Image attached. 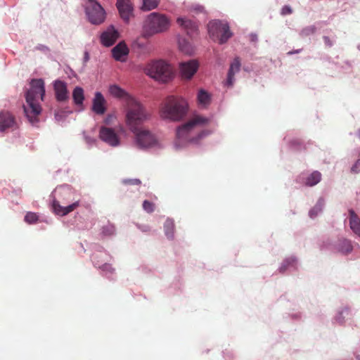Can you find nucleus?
<instances>
[{
    "label": "nucleus",
    "mask_w": 360,
    "mask_h": 360,
    "mask_svg": "<svg viewBox=\"0 0 360 360\" xmlns=\"http://www.w3.org/2000/svg\"><path fill=\"white\" fill-rule=\"evenodd\" d=\"M45 96L44 82L41 79H33L30 82V88L25 94L26 104L23 105L24 112L31 123L39 121L41 112L39 101H43Z\"/></svg>",
    "instance_id": "nucleus-1"
},
{
    "label": "nucleus",
    "mask_w": 360,
    "mask_h": 360,
    "mask_svg": "<svg viewBox=\"0 0 360 360\" xmlns=\"http://www.w3.org/2000/svg\"><path fill=\"white\" fill-rule=\"evenodd\" d=\"M188 104L181 97L169 96L166 98L160 109V117L172 121H179L187 112Z\"/></svg>",
    "instance_id": "nucleus-2"
},
{
    "label": "nucleus",
    "mask_w": 360,
    "mask_h": 360,
    "mask_svg": "<svg viewBox=\"0 0 360 360\" xmlns=\"http://www.w3.org/2000/svg\"><path fill=\"white\" fill-rule=\"evenodd\" d=\"M127 108V124L133 132H136L138 126L142 124L145 121L149 119L150 114L145 108L136 99H129L126 104Z\"/></svg>",
    "instance_id": "nucleus-3"
},
{
    "label": "nucleus",
    "mask_w": 360,
    "mask_h": 360,
    "mask_svg": "<svg viewBox=\"0 0 360 360\" xmlns=\"http://www.w3.org/2000/svg\"><path fill=\"white\" fill-rule=\"evenodd\" d=\"M170 26V20L164 14L153 12L149 14L144 22V32L151 36L167 31Z\"/></svg>",
    "instance_id": "nucleus-4"
},
{
    "label": "nucleus",
    "mask_w": 360,
    "mask_h": 360,
    "mask_svg": "<svg viewBox=\"0 0 360 360\" xmlns=\"http://www.w3.org/2000/svg\"><path fill=\"white\" fill-rule=\"evenodd\" d=\"M146 75L155 80L167 82L173 76V70L169 64L165 60H153L148 63L145 68Z\"/></svg>",
    "instance_id": "nucleus-5"
},
{
    "label": "nucleus",
    "mask_w": 360,
    "mask_h": 360,
    "mask_svg": "<svg viewBox=\"0 0 360 360\" xmlns=\"http://www.w3.org/2000/svg\"><path fill=\"white\" fill-rule=\"evenodd\" d=\"M210 120L201 115H195L188 122L179 127L176 130V139L179 142L186 143L191 141L190 133L197 126H204L209 123Z\"/></svg>",
    "instance_id": "nucleus-6"
},
{
    "label": "nucleus",
    "mask_w": 360,
    "mask_h": 360,
    "mask_svg": "<svg viewBox=\"0 0 360 360\" xmlns=\"http://www.w3.org/2000/svg\"><path fill=\"white\" fill-rule=\"evenodd\" d=\"M207 28L210 37L213 40H218L221 44L226 43L232 36L229 25L219 20L210 22Z\"/></svg>",
    "instance_id": "nucleus-7"
},
{
    "label": "nucleus",
    "mask_w": 360,
    "mask_h": 360,
    "mask_svg": "<svg viewBox=\"0 0 360 360\" xmlns=\"http://www.w3.org/2000/svg\"><path fill=\"white\" fill-rule=\"evenodd\" d=\"M89 20L95 25L102 23L105 18L103 8L96 0H88L85 8Z\"/></svg>",
    "instance_id": "nucleus-8"
},
{
    "label": "nucleus",
    "mask_w": 360,
    "mask_h": 360,
    "mask_svg": "<svg viewBox=\"0 0 360 360\" xmlns=\"http://www.w3.org/2000/svg\"><path fill=\"white\" fill-rule=\"evenodd\" d=\"M133 133L136 136V143L140 148H150L157 143V139L148 130L139 129Z\"/></svg>",
    "instance_id": "nucleus-9"
},
{
    "label": "nucleus",
    "mask_w": 360,
    "mask_h": 360,
    "mask_svg": "<svg viewBox=\"0 0 360 360\" xmlns=\"http://www.w3.org/2000/svg\"><path fill=\"white\" fill-rule=\"evenodd\" d=\"M18 128L15 116L8 111L0 112V131H14Z\"/></svg>",
    "instance_id": "nucleus-10"
},
{
    "label": "nucleus",
    "mask_w": 360,
    "mask_h": 360,
    "mask_svg": "<svg viewBox=\"0 0 360 360\" xmlns=\"http://www.w3.org/2000/svg\"><path fill=\"white\" fill-rule=\"evenodd\" d=\"M199 64L195 60H190L182 62L179 65V70L181 77L184 79H191L198 69Z\"/></svg>",
    "instance_id": "nucleus-11"
},
{
    "label": "nucleus",
    "mask_w": 360,
    "mask_h": 360,
    "mask_svg": "<svg viewBox=\"0 0 360 360\" xmlns=\"http://www.w3.org/2000/svg\"><path fill=\"white\" fill-rule=\"evenodd\" d=\"M99 136L101 140L112 146H117L119 144V138L111 128L102 127L99 131Z\"/></svg>",
    "instance_id": "nucleus-12"
},
{
    "label": "nucleus",
    "mask_w": 360,
    "mask_h": 360,
    "mask_svg": "<svg viewBox=\"0 0 360 360\" xmlns=\"http://www.w3.org/2000/svg\"><path fill=\"white\" fill-rule=\"evenodd\" d=\"M121 18L128 21L133 13V6L130 0H117L116 3Z\"/></svg>",
    "instance_id": "nucleus-13"
},
{
    "label": "nucleus",
    "mask_w": 360,
    "mask_h": 360,
    "mask_svg": "<svg viewBox=\"0 0 360 360\" xmlns=\"http://www.w3.org/2000/svg\"><path fill=\"white\" fill-rule=\"evenodd\" d=\"M177 24L187 33L188 35L193 37L197 34V24L186 18H178Z\"/></svg>",
    "instance_id": "nucleus-14"
},
{
    "label": "nucleus",
    "mask_w": 360,
    "mask_h": 360,
    "mask_svg": "<svg viewBox=\"0 0 360 360\" xmlns=\"http://www.w3.org/2000/svg\"><path fill=\"white\" fill-rule=\"evenodd\" d=\"M53 87L57 101L62 102L68 99L69 96L65 82L56 80L54 82Z\"/></svg>",
    "instance_id": "nucleus-15"
},
{
    "label": "nucleus",
    "mask_w": 360,
    "mask_h": 360,
    "mask_svg": "<svg viewBox=\"0 0 360 360\" xmlns=\"http://www.w3.org/2000/svg\"><path fill=\"white\" fill-rule=\"evenodd\" d=\"M106 101L101 92H96L92 103V110L97 115H103L106 111Z\"/></svg>",
    "instance_id": "nucleus-16"
},
{
    "label": "nucleus",
    "mask_w": 360,
    "mask_h": 360,
    "mask_svg": "<svg viewBox=\"0 0 360 360\" xmlns=\"http://www.w3.org/2000/svg\"><path fill=\"white\" fill-rule=\"evenodd\" d=\"M119 34L113 27L108 28L101 36V43L105 46H112L117 39Z\"/></svg>",
    "instance_id": "nucleus-17"
},
{
    "label": "nucleus",
    "mask_w": 360,
    "mask_h": 360,
    "mask_svg": "<svg viewBox=\"0 0 360 360\" xmlns=\"http://www.w3.org/2000/svg\"><path fill=\"white\" fill-rule=\"evenodd\" d=\"M109 93L112 96L123 100L125 105L128 103L129 99L134 98L125 90L116 84H112L109 86Z\"/></svg>",
    "instance_id": "nucleus-18"
},
{
    "label": "nucleus",
    "mask_w": 360,
    "mask_h": 360,
    "mask_svg": "<svg viewBox=\"0 0 360 360\" xmlns=\"http://www.w3.org/2000/svg\"><path fill=\"white\" fill-rule=\"evenodd\" d=\"M240 60L238 57L234 58L230 65V68L227 74L226 85L229 86H233L235 81V74L238 72L240 70Z\"/></svg>",
    "instance_id": "nucleus-19"
},
{
    "label": "nucleus",
    "mask_w": 360,
    "mask_h": 360,
    "mask_svg": "<svg viewBox=\"0 0 360 360\" xmlns=\"http://www.w3.org/2000/svg\"><path fill=\"white\" fill-rule=\"evenodd\" d=\"M78 206H79V202H75L68 206L63 207V206H61L59 204V202L56 200H54L53 201V204H52V207H53V210L54 212L56 214L60 215V216H65V215L69 214L70 212L75 210L77 207H78Z\"/></svg>",
    "instance_id": "nucleus-20"
},
{
    "label": "nucleus",
    "mask_w": 360,
    "mask_h": 360,
    "mask_svg": "<svg viewBox=\"0 0 360 360\" xmlns=\"http://www.w3.org/2000/svg\"><path fill=\"white\" fill-rule=\"evenodd\" d=\"M129 50L124 43H119L117 46H115L112 50V53L113 58L116 60L119 61H124L125 56L128 54Z\"/></svg>",
    "instance_id": "nucleus-21"
},
{
    "label": "nucleus",
    "mask_w": 360,
    "mask_h": 360,
    "mask_svg": "<svg viewBox=\"0 0 360 360\" xmlns=\"http://www.w3.org/2000/svg\"><path fill=\"white\" fill-rule=\"evenodd\" d=\"M349 227L360 238V219L352 209L349 210Z\"/></svg>",
    "instance_id": "nucleus-22"
},
{
    "label": "nucleus",
    "mask_w": 360,
    "mask_h": 360,
    "mask_svg": "<svg viewBox=\"0 0 360 360\" xmlns=\"http://www.w3.org/2000/svg\"><path fill=\"white\" fill-rule=\"evenodd\" d=\"M198 105L201 108H206L211 102V95L204 89H200L197 95Z\"/></svg>",
    "instance_id": "nucleus-23"
},
{
    "label": "nucleus",
    "mask_w": 360,
    "mask_h": 360,
    "mask_svg": "<svg viewBox=\"0 0 360 360\" xmlns=\"http://www.w3.org/2000/svg\"><path fill=\"white\" fill-rule=\"evenodd\" d=\"M72 98L77 105H82L84 100V90L82 87L76 86L72 92Z\"/></svg>",
    "instance_id": "nucleus-24"
},
{
    "label": "nucleus",
    "mask_w": 360,
    "mask_h": 360,
    "mask_svg": "<svg viewBox=\"0 0 360 360\" xmlns=\"http://www.w3.org/2000/svg\"><path fill=\"white\" fill-rule=\"evenodd\" d=\"M353 249L351 241L347 239H342L340 240L338 244V250L343 254H348L352 252Z\"/></svg>",
    "instance_id": "nucleus-25"
},
{
    "label": "nucleus",
    "mask_w": 360,
    "mask_h": 360,
    "mask_svg": "<svg viewBox=\"0 0 360 360\" xmlns=\"http://www.w3.org/2000/svg\"><path fill=\"white\" fill-rule=\"evenodd\" d=\"M321 173L319 172L315 171L307 177L306 184L309 186H313L317 184L321 181Z\"/></svg>",
    "instance_id": "nucleus-26"
},
{
    "label": "nucleus",
    "mask_w": 360,
    "mask_h": 360,
    "mask_svg": "<svg viewBox=\"0 0 360 360\" xmlns=\"http://www.w3.org/2000/svg\"><path fill=\"white\" fill-rule=\"evenodd\" d=\"M143 4L141 10L144 11H148L157 8L159 5L160 0H142Z\"/></svg>",
    "instance_id": "nucleus-27"
},
{
    "label": "nucleus",
    "mask_w": 360,
    "mask_h": 360,
    "mask_svg": "<svg viewBox=\"0 0 360 360\" xmlns=\"http://www.w3.org/2000/svg\"><path fill=\"white\" fill-rule=\"evenodd\" d=\"M164 229L165 234L168 238H172L174 229V221L171 219H167L164 224Z\"/></svg>",
    "instance_id": "nucleus-28"
},
{
    "label": "nucleus",
    "mask_w": 360,
    "mask_h": 360,
    "mask_svg": "<svg viewBox=\"0 0 360 360\" xmlns=\"http://www.w3.org/2000/svg\"><path fill=\"white\" fill-rule=\"evenodd\" d=\"M324 206V200L320 198L315 206L310 210L309 215L311 218L315 217L319 212L322 211V209Z\"/></svg>",
    "instance_id": "nucleus-29"
},
{
    "label": "nucleus",
    "mask_w": 360,
    "mask_h": 360,
    "mask_svg": "<svg viewBox=\"0 0 360 360\" xmlns=\"http://www.w3.org/2000/svg\"><path fill=\"white\" fill-rule=\"evenodd\" d=\"M324 206V200L320 198L315 206L310 210L309 215L311 218L315 217L319 212L322 211V209Z\"/></svg>",
    "instance_id": "nucleus-30"
},
{
    "label": "nucleus",
    "mask_w": 360,
    "mask_h": 360,
    "mask_svg": "<svg viewBox=\"0 0 360 360\" xmlns=\"http://www.w3.org/2000/svg\"><path fill=\"white\" fill-rule=\"evenodd\" d=\"M324 206V200L320 198L315 206L310 210L309 215L311 218L315 217L319 212L322 211V209Z\"/></svg>",
    "instance_id": "nucleus-31"
},
{
    "label": "nucleus",
    "mask_w": 360,
    "mask_h": 360,
    "mask_svg": "<svg viewBox=\"0 0 360 360\" xmlns=\"http://www.w3.org/2000/svg\"><path fill=\"white\" fill-rule=\"evenodd\" d=\"M179 48L182 52L186 54L191 55L192 54L193 50L190 44L186 40L179 41Z\"/></svg>",
    "instance_id": "nucleus-32"
},
{
    "label": "nucleus",
    "mask_w": 360,
    "mask_h": 360,
    "mask_svg": "<svg viewBox=\"0 0 360 360\" xmlns=\"http://www.w3.org/2000/svg\"><path fill=\"white\" fill-rule=\"evenodd\" d=\"M316 27L315 25H309L304 28H303L300 32V35L302 37H308L311 34H313L316 32Z\"/></svg>",
    "instance_id": "nucleus-33"
},
{
    "label": "nucleus",
    "mask_w": 360,
    "mask_h": 360,
    "mask_svg": "<svg viewBox=\"0 0 360 360\" xmlns=\"http://www.w3.org/2000/svg\"><path fill=\"white\" fill-rule=\"evenodd\" d=\"M38 216L36 213L28 212L25 216V221L28 224H34L38 221Z\"/></svg>",
    "instance_id": "nucleus-34"
},
{
    "label": "nucleus",
    "mask_w": 360,
    "mask_h": 360,
    "mask_svg": "<svg viewBox=\"0 0 360 360\" xmlns=\"http://www.w3.org/2000/svg\"><path fill=\"white\" fill-rule=\"evenodd\" d=\"M295 262V260L292 257L288 258L285 260H284L283 262L282 263L281 267L279 268L280 272H284L287 269V268L289 266L292 265Z\"/></svg>",
    "instance_id": "nucleus-35"
},
{
    "label": "nucleus",
    "mask_w": 360,
    "mask_h": 360,
    "mask_svg": "<svg viewBox=\"0 0 360 360\" xmlns=\"http://www.w3.org/2000/svg\"><path fill=\"white\" fill-rule=\"evenodd\" d=\"M143 208L148 213H151L155 210V204L148 200H144L143 202Z\"/></svg>",
    "instance_id": "nucleus-36"
},
{
    "label": "nucleus",
    "mask_w": 360,
    "mask_h": 360,
    "mask_svg": "<svg viewBox=\"0 0 360 360\" xmlns=\"http://www.w3.org/2000/svg\"><path fill=\"white\" fill-rule=\"evenodd\" d=\"M115 226L112 225H108L106 226L103 227V233L105 235L110 236L115 233Z\"/></svg>",
    "instance_id": "nucleus-37"
},
{
    "label": "nucleus",
    "mask_w": 360,
    "mask_h": 360,
    "mask_svg": "<svg viewBox=\"0 0 360 360\" xmlns=\"http://www.w3.org/2000/svg\"><path fill=\"white\" fill-rule=\"evenodd\" d=\"M292 13V8L289 6H288V5L284 6L282 8L281 11V14L282 15H290Z\"/></svg>",
    "instance_id": "nucleus-38"
},
{
    "label": "nucleus",
    "mask_w": 360,
    "mask_h": 360,
    "mask_svg": "<svg viewBox=\"0 0 360 360\" xmlns=\"http://www.w3.org/2000/svg\"><path fill=\"white\" fill-rule=\"evenodd\" d=\"M359 167H360V155L359 156V158L356 160V162H355V164L352 166V172L354 173H359L360 171Z\"/></svg>",
    "instance_id": "nucleus-39"
},
{
    "label": "nucleus",
    "mask_w": 360,
    "mask_h": 360,
    "mask_svg": "<svg viewBox=\"0 0 360 360\" xmlns=\"http://www.w3.org/2000/svg\"><path fill=\"white\" fill-rule=\"evenodd\" d=\"M291 144H292V146H293L295 147V149L301 150V148H300L301 141L300 139H293L291 141Z\"/></svg>",
    "instance_id": "nucleus-40"
},
{
    "label": "nucleus",
    "mask_w": 360,
    "mask_h": 360,
    "mask_svg": "<svg viewBox=\"0 0 360 360\" xmlns=\"http://www.w3.org/2000/svg\"><path fill=\"white\" fill-rule=\"evenodd\" d=\"M102 270L104 271H108L110 273H113L115 271L112 266L108 264H105L104 265H103Z\"/></svg>",
    "instance_id": "nucleus-41"
},
{
    "label": "nucleus",
    "mask_w": 360,
    "mask_h": 360,
    "mask_svg": "<svg viewBox=\"0 0 360 360\" xmlns=\"http://www.w3.org/2000/svg\"><path fill=\"white\" fill-rule=\"evenodd\" d=\"M124 182L127 184H136V185L141 184V181L139 179H136L125 180Z\"/></svg>",
    "instance_id": "nucleus-42"
},
{
    "label": "nucleus",
    "mask_w": 360,
    "mask_h": 360,
    "mask_svg": "<svg viewBox=\"0 0 360 360\" xmlns=\"http://www.w3.org/2000/svg\"><path fill=\"white\" fill-rule=\"evenodd\" d=\"M323 40L326 46L328 47H331L333 46V41L330 40V39L328 37H323Z\"/></svg>",
    "instance_id": "nucleus-43"
},
{
    "label": "nucleus",
    "mask_w": 360,
    "mask_h": 360,
    "mask_svg": "<svg viewBox=\"0 0 360 360\" xmlns=\"http://www.w3.org/2000/svg\"><path fill=\"white\" fill-rule=\"evenodd\" d=\"M344 312H347V310H345L340 312L339 316L335 318L336 321H338L340 323H343V319H342V315Z\"/></svg>",
    "instance_id": "nucleus-44"
},
{
    "label": "nucleus",
    "mask_w": 360,
    "mask_h": 360,
    "mask_svg": "<svg viewBox=\"0 0 360 360\" xmlns=\"http://www.w3.org/2000/svg\"><path fill=\"white\" fill-rule=\"evenodd\" d=\"M90 59L89 53L87 51H85L84 53V63H87Z\"/></svg>",
    "instance_id": "nucleus-45"
},
{
    "label": "nucleus",
    "mask_w": 360,
    "mask_h": 360,
    "mask_svg": "<svg viewBox=\"0 0 360 360\" xmlns=\"http://www.w3.org/2000/svg\"><path fill=\"white\" fill-rule=\"evenodd\" d=\"M300 50H296L295 51H289L288 52V54L291 55V54H293V53H300Z\"/></svg>",
    "instance_id": "nucleus-46"
},
{
    "label": "nucleus",
    "mask_w": 360,
    "mask_h": 360,
    "mask_svg": "<svg viewBox=\"0 0 360 360\" xmlns=\"http://www.w3.org/2000/svg\"><path fill=\"white\" fill-rule=\"evenodd\" d=\"M358 136L360 139V129H359V131H358Z\"/></svg>",
    "instance_id": "nucleus-47"
},
{
    "label": "nucleus",
    "mask_w": 360,
    "mask_h": 360,
    "mask_svg": "<svg viewBox=\"0 0 360 360\" xmlns=\"http://www.w3.org/2000/svg\"><path fill=\"white\" fill-rule=\"evenodd\" d=\"M358 360H360V356L358 357Z\"/></svg>",
    "instance_id": "nucleus-48"
}]
</instances>
